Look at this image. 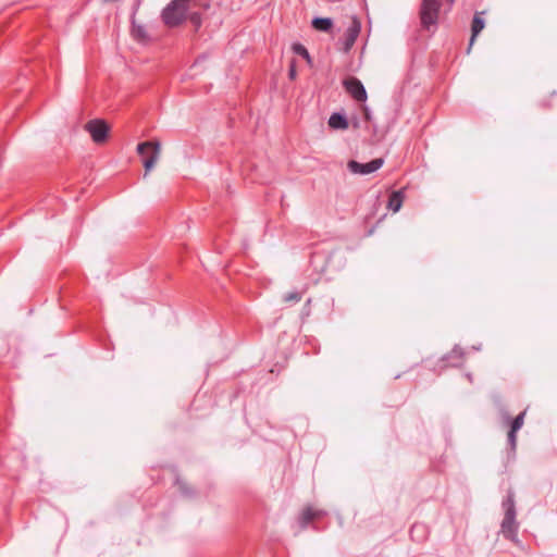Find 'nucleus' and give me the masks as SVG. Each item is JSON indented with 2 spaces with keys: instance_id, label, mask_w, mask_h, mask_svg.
<instances>
[{
  "instance_id": "9",
  "label": "nucleus",
  "mask_w": 557,
  "mask_h": 557,
  "mask_svg": "<svg viewBox=\"0 0 557 557\" xmlns=\"http://www.w3.org/2000/svg\"><path fill=\"white\" fill-rule=\"evenodd\" d=\"M482 15H483V12H478L473 16L472 25H471V33L472 34H471V38H470V42H469V49L473 45L476 36L482 32V29L485 26V21H484Z\"/></svg>"
},
{
  "instance_id": "25",
  "label": "nucleus",
  "mask_w": 557,
  "mask_h": 557,
  "mask_svg": "<svg viewBox=\"0 0 557 557\" xmlns=\"http://www.w3.org/2000/svg\"><path fill=\"white\" fill-rule=\"evenodd\" d=\"M456 0H447L449 7H451L455 3Z\"/></svg>"
},
{
  "instance_id": "15",
  "label": "nucleus",
  "mask_w": 557,
  "mask_h": 557,
  "mask_svg": "<svg viewBox=\"0 0 557 557\" xmlns=\"http://www.w3.org/2000/svg\"><path fill=\"white\" fill-rule=\"evenodd\" d=\"M292 49L295 54H298V55L305 58L306 60L310 61L309 52L306 49V47L302 46L301 44H294Z\"/></svg>"
},
{
  "instance_id": "17",
  "label": "nucleus",
  "mask_w": 557,
  "mask_h": 557,
  "mask_svg": "<svg viewBox=\"0 0 557 557\" xmlns=\"http://www.w3.org/2000/svg\"><path fill=\"white\" fill-rule=\"evenodd\" d=\"M301 300V294L299 292H289L284 296L286 302H298Z\"/></svg>"
},
{
  "instance_id": "13",
  "label": "nucleus",
  "mask_w": 557,
  "mask_h": 557,
  "mask_svg": "<svg viewBox=\"0 0 557 557\" xmlns=\"http://www.w3.org/2000/svg\"><path fill=\"white\" fill-rule=\"evenodd\" d=\"M311 24L319 32L330 33L333 27V20L331 17H314Z\"/></svg>"
},
{
  "instance_id": "3",
  "label": "nucleus",
  "mask_w": 557,
  "mask_h": 557,
  "mask_svg": "<svg viewBox=\"0 0 557 557\" xmlns=\"http://www.w3.org/2000/svg\"><path fill=\"white\" fill-rule=\"evenodd\" d=\"M188 8L183 0H172L162 11L163 23L170 27L178 26L186 18Z\"/></svg>"
},
{
  "instance_id": "23",
  "label": "nucleus",
  "mask_w": 557,
  "mask_h": 557,
  "mask_svg": "<svg viewBox=\"0 0 557 557\" xmlns=\"http://www.w3.org/2000/svg\"><path fill=\"white\" fill-rule=\"evenodd\" d=\"M451 354L455 355V356H458V357H462L463 356V351L460 347L456 346L453 350H451Z\"/></svg>"
},
{
  "instance_id": "11",
  "label": "nucleus",
  "mask_w": 557,
  "mask_h": 557,
  "mask_svg": "<svg viewBox=\"0 0 557 557\" xmlns=\"http://www.w3.org/2000/svg\"><path fill=\"white\" fill-rule=\"evenodd\" d=\"M403 202H404V191L403 190L393 191L389 195L387 208L391 209L393 212H398L403 206Z\"/></svg>"
},
{
  "instance_id": "16",
  "label": "nucleus",
  "mask_w": 557,
  "mask_h": 557,
  "mask_svg": "<svg viewBox=\"0 0 557 557\" xmlns=\"http://www.w3.org/2000/svg\"><path fill=\"white\" fill-rule=\"evenodd\" d=\"M524 416H525V412H521L519 413L512 421H511V424H510V429H512L513 431H519L522 426H523V423H524Z\"/></svg>"
},
{
  "instance_id": "24",
  "label": "nucleus",
  "mask_w": 557,
  "mask_h": 557,
  "mask_svg": "<svg viewBox=\"0 0 557 557\" xmlns=\"http://www.w3.org/2000/svg\"><path fill=\"white\" fill-rule=\"evenodd\" d=\"M181 490H182L183 494L189 495V492L187 490H185V487L183 485H181Z\"/></svg>"
},
{
  "instance_id": "2",
  "label": "nucleus",
  "mask_w": 557,
  "mask_h": 557,
  "mask_svg": "<svg viewBox=\"0 0 557 557\" xmlns=\"http://www.w3.org/2000/svg\"><path fill=\"white\" fill-rule=\"evenodd\" d=\"M442 0H422L419 9L421 27L425 30L436 28L438 24Z\"/></svg>"
},
{
  "instance_id": "19",
  "label": "nucleus",
  "mask_w": 557,
  "mask_h": 557,
  "mask_svg": "<svg viewBox=\"0 0 557 557\" xmlns=\"http://www.w3.org/2000/svg\"><path fill=\"white\" fill-rule=\"evenodd\" d=\"M508 443L510 445L511 450H515L517 446V431H513L512 429L509 430Z\"/></svg>"
},
{
  "instance_id": "21",
  "label": "nucleus",
  "mask_w": 557,
  "mask_h": 557,
  "mask_svg": "<svg viewBox=\"0 0 557 557\" xmlns=\"http://www.w3.org/2000/svg\"><path fill=\"white\" fill-rule=\"evenodd\" d=\"M288 76H289L290 79H294L296 77V69H295L294 61L289 65Z\"/></svg>"
},
{
  "instance_id": "4",
  "label": "nucleus",
  "mask_w": 557,
  "mask_h": 557,
  "mask_svg": "<svg viewBox=\"0 0 557 557\" xmlns=\"http://www.w3.org/2000/svg\"><path fill=\"white\" fill-rule=\"evenodd\" d=\"M137 152L143 159L145 168V176L154 166L160 157V143L159 141H144L138 144Z\"/></svg>"
},
{
  "instance_id": "8",
  "label": "nucleus",
  "mask_w": 557,
  "mask_h": 557,
  "mask_svg": "<svg viewBox=\"0 0 557 557\" xmlns=\"http://www.w3.org/2000/svg\"><path fill=\"white\" fill-rule=\"evenodd\" d=\"M343 86L346 91L358 102L367 100V91L363 84L356 77H348L344 79Z\"/></svg>"
},
{
  "instance_id": "22",
  "label": "nucleus",
  "mask_w": 557,
  "mask_h": 557,
  "mask_svg": "<svg viewBox=\"0 0 557 557\" xmlns=\"http://www.w3.org/2000/svg\"><path fill=\"white\" fill-rule=\"evenodd\" d=\"M140 4H141V0H137V1L135 2L134 7H133V12H132V16H131V18H135L136 13H137V11H138L139 7H140Z\"/></svg>"
},
{
  "instance_id": "5",
  "label": "nucleus",
  "mask_w": 557,
  "mask_h": 557,
  "mask_svg": "<svg viewBox=\"0 0 557 557\" xmlns=\"http://www.w3.org/2000/svg\"><path fill=\"white\" fill-rule=\"evenodd\" d=\"M361 32V22L357 16L351 17L350 25L346 29L343 39H339L337 45L338 49L344 53H348L354 47L359 34Z\"/></svg>"
},
{
  "instance_id": "14",
  "label": "nucleus",
  "mask_w": 557,
  "mask_h": 557,
  "mask_svg": "<svg viewBox=\"0 0 557 557\" xmlns=\"http://www.w3.org/2000/svg\"><path fill=\"white\" fill-rule=\"evenodd\" d=\"M318 516H320V512L313 510L311 507H307L306 509H304L299 517L300 528L306 529L308 524Z\"/></svg>"
},
{
  "instance_id": "20",
  "label": "nucleus",
  "mask_w": 557,
  "mask_h": 557,
  "mask_svg": "<svg viewBox=\"0 0 557 557\" xmlns=\"http://www.w3.org/2000/svg\"><path fill=\"white\" fill-rule=\"evenodd\" d=\"M417 532H421L422 534H424V532H425L424 525H422V524H413L411 530H410V535H411L412 539L416 537ZM422 539H423V535H421L420 540H422Z\"/></svg>"
},
{
  "instance_id": "6",
  "label": "nucleus",
  "mask_w": 557,
  "mask_h": 557,
  "mask_svg": "<svg viewBox=\"0 0 557 557\" xmlns=\"http://www.w3.org/2000/svg\"><path fill=\"white\" fill-rule=\"evenodd\" d=\"M85 129L96 144H102L107 140L110 128L103 120L95 119L86 123Z\"/></svg>"
},
{
  "instance_id": "12",
  "label": "nucleus",
  "mask_w": 557,
  "mask_h": 557,
  "mask_svg": "<svg viewBox=\"0 0 557 557\" xmlns=\"http://www.w3.org/2000/svg\"><path fill=\"white\" fill-rule=\"evenodd\" d=\"M329 125L333 129H346L348 127V121L344 114L335 112L330 116Z\"/></svg>"
},
{
  "instance_id": "10",
  "label": "nucleus",
  "mask_w": 557,
  "mask_h": 557,
  "mask_svg": "<svg viewBox=\"0 0 557 557\" xmlns=\"http://www.w3.org/2000/svg\"><path fill=\"white\" fill-rule=\"evenodd\" d=\"M132 21V37L138 42H147L149 40V35L146 27L141 24H137L135 18H131Z\"/></svg>"
},
{
  "instance_id": "18",
  "label": "nucleus",
  "mask_w": 557,
  "mask_h": 557,
  "mask_svg": "<svg viewBox=\"0 0 557 557\" xmlns=\"http://www.w3.org/2000/svg\"><path fill=\"white\" fill-rule=\"evenodd\" d=\"M190 23L195 26L196 29H198L201 26V15L200 13L194 12L189 15Z\"/></svg>"
},
{
  "instance_id": "7",
  "label": "nucleus",
  "mask_w": 557,
  "mask_h": 557,
  "mask_svg": "<svg viewBox=\"0 0 557 557\" xmlns=\"http://www.w3.org/2000/svg\"><path fill=\"white\" fill-rule=\"evenodd\" d=\"M384 160L382 158L373 159L367 163H360L358 161L350 160L347 163V168L354 174L367 175L377 171L382 168Z\"/></svg>"
},
{
  "instance_id": "1",
  "label": "nucleus",
  "mask_w": 557,
  "mask_h": 557,
  "mask_svg": "<svg viewBox=\"0 0 557 557\" xmlns=\"http://www.w3.org/2000/svg\"><path fill=\"white\" fill-rule=\"evenodd\" d=\"M502 507L505 511V515L500 524V531L505 539L516 542L519 524L516 521L517 511L515 504V493L511 490L508 491L506 498L502 503Z\"/></svg>"
}]
</instances>
